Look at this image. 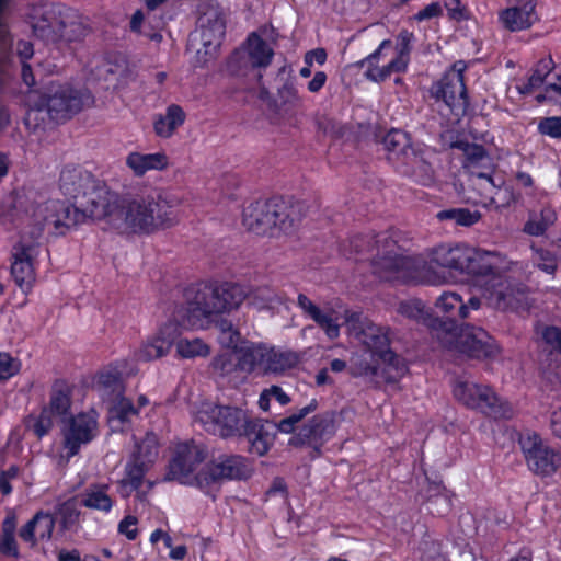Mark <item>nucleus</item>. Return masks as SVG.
<instances>
[{"instance_id": "f257e3e1", "label": "nucleus", "mask_w": 561, "mask_h": 561, "mask_svg": "<svg viewBox=\"0 0 561 561\" xmlns=\"http://www.w3.org/2000/svg\"><path fill=\"white\" fill-rule=\"evenodd\" d=\"M59 188L64 196L73 199L78 206L68 205L58 199H45L44 195L30 191L25 208L33 219H39L53 236H64L67 231L88 218L96 220L108 195L105 183L95 179L91 172L81 167L67 165L59 176Z\"/></svg>"}, {"instance_id": "f03ea898", "label": "nucleus", "mask_w": 561, "mask_h": 561, "mask_svg": "<svg viewBox=\"0 0 561 561\" xmlns=\"http://www.w3.org/2000/svg\"><path fill=\"white\" fill-rule=\"evenodd\" d=\"M176 202L147 187L110 190L96 218L122 234H150L174 226Z\"/></svg>"}, {"instance_id": "7ed1b4c3", "label": "nucleus", "mask_w": 561, "mask_h": 561, "mask_svg": "<svg viewBox=\"0 0 561 561\" xmlns=\"http://www.w3.org/2000/svg\"><path fill=\"white\" fill-rule=\"evenodd\" d=\"M186 296V306L176 311L175 319L185 327L203 328L213 317L239 308L247 298V287L225 282L199 286Z\"/></svg>"}, {"instance_id": "20e7f679", "label": "nucleus", "mask_w": 561, "mask_h": 561, "mask_svg": "<svg viewBox=\"0 0 561 561\" xmlns=\"http://www.w3.org/2000/svg\"><path fill=\"white\" fill-rule=\"evenodd\" d=\"M461 273L477 277L488 304L497 310L514 309L524 299V291L499 273V259L493 252L466 245Z\"/></svg>"}, {"instance_id": "39448f33", "label": "nucleus", "mask_w": 561, "mask_h": 561, "mask_svg": "<svg viewBox=\"0 0 561 561\" xmlns=\"http://www.w3.org/2000/svg\"><path fill=\"white\" fill-rule=\"evenodd\" d=\"M345 325L351 336L382 360L387 382H396L407 373L404 359L389 348L390 329L388 327L374 323L362 312L351 311L345 312Z\"/></svg>"}, {"instance_id": "423d86ee", "label": "nucleus", "mask_w": 561, "mask_h": 561, "mask_svg": "<svg viewBox=\"0 0 561 561\" xmlns=\"http://www.w3.org/2000/svg\"><path fill=\"white\" fill-rule=\"evenodd\" d=\"M433 337L447 351L470 358L494 357L499 347L492 336L482 328L474 325L456 327L453 322L434 320Z\"/></svg>"}, {"instance_id": "0eeeda50", "label": "nucleus", "mask_w": 561, "mask_h": 561, "mask_svg": "<svg viewBox=\"0 0 561 561\" xmlns=\"http://www.w3.org/2000/svg\"><path fill=\"white\" fill-rule=\"evenodd\" d=\"M301 216L297 206L280 198L256 201L243 210V226L255 234H274L275 231L290 233Z\"/></svg>"}, {"instance_id": "6e6552de", "label": "nucleus", "mask_w": 561, "mask_h": 561, "mask_svg": "<svg viewBox=\"0 0 561 561\" xmlns=\"http://www.w3.org/2000/svg\"><path fill=\"white\" fill-rule=\"evenodd\" d=\"M370 251L376 249L371 259L373 273L383 280H408L420 277V260L410 256L386 232L374 236Z\"/></svg>"}, {"instance_id": "1a4fd4ad", "label": "nucleus", "mask_w": 561, "mask_h": 561, "mask_svg": "<svg viewBox=\"0 0 561 561\" xmlns=\"http://www.w3.org/2000/svg\"><path fill=\"white\" fill-rule=\"evenodd\" d=\"M94 99L87 89H75L69 84H51L47 95L43 96L26 114L25 122L31 124L46 113L51 121L65 122L84 107L93 104Z\"/></svg>"}, {"instance_id": "9d476101", "label": "nucleus", "mask_w": 561, "mask_h": 561, "mask_svg": "<svg viewBox=\"0 0 561 561\" xmlns=\"http://www.w3.org/2000/svg\"><path fill=\"white\" fill-rule=\"evenodd\" d=\"M19 222L23 225L19 243L14 247L13 263L11 274L15 284L26 291L31 288L35 275L33 268V259L37 253V241L47 231L46 225L39 219H33L25 209L24 215L19 217Z\"/></svg>"}, {"instance_id": "9b49d317", "label": "nucleus", "mask_w": 561, "mask_h": 561, "mask_svg": "<svg viewBox=\"0 0 561 561\" xmlns=\"http://www.w3.org/2000/svg\"><path fill=\"white\" fill-rule=\"evenodd\" d=\"M225 34L226 18L222 9L215 3H202L196 28L191 35V44L194 45L198 42L201 45L196 49L197 60L201 65H205L218 56Z\"/></svg>"}, {"instance_id": "f8f14e48", "label": "nucleus", "mask_w": 561, "mask_h": 561, "mask_svg": "<svg viewBox=\"0 0 561 561\" xmlns=\"http://www.w3.org/2000/svg\"><path fill=\"white\" fill-rule=\"evenodd\" d=\"M454 397L467 408L478 410L494 419H511L512 405L500 398L492 388L472 380L458 378L454 385Z\"/></svg>"}, {"instance_id": "ddd939ff", "label": "nucleus", "mask_w": 561, "mask_h": 561, "mask_svg": "<svg viewBox=\"0 0 561 561\" xmlns=\"http://www.w3.org/2000/svg\"><path fill=\"white\" fill-rule=\"evenodd\" d=\"M249 416L247 411L238 407L203 402L196 412L195 421L207 432L227 438L242 436Z\"/></svg>"}, {"instance_id": "4468645a", "label": "nucleus", "mask_w": 561, "mask_h": 561, "mask_svg": "<svg viewBox=\"0 0 561 561\" xmlns=\"http://www.w3.org/2000/svg\"><path fill=\"white\" fill-rule=\"evenodd\" d=\"M466 244L454 247L442 244L434 248L426 261L420 260V277L427 283L436 284L446 279V271L459 272L463 270Z\"/></svg>"}, {"instance_id": "2eb2a0df", "label": "nucleus", "mask_w": 561, "mask_h": 561, "mask_svg": "<svg viewBox=\"0 0 561 561\" xmlns=\"http://www.w3.org/2000/svg\"><path fill=\"white\" fill-rule=\"evenodd\" d=\"M465 68L466 65L462 61L454 64L453 68L432 88L433 95L444 101L456 116L465 115L469 106L463 80Z\"/></svg>"}, {"instance_id": "dca6fc26", "label": "nucleus", "mask_w": 561, "mask_h": 561, "mask_svg": "<svg viewBox=\"0 0 561 561\" xmlns=\"http://www.w3.org/2000/svg\"><path fill=\"white\" fill-rule=\"evenodd\" d=\"M522 449L530 471L540 477H551L561 466V455L537 433L520 437Z\"/></svg>"}, {"instance_id": "f3484780", "label": "nucleus", "mask_w": 561, "mask_h": 561, "mask_svg": "<svg viewBox=\"0 0 561 561\" xmlns=\"http://www.w3.org/2000/svg\"><path fill=\"white\" fill-rule=\"evenodd\" d=\"M67 8L58 3H38L31 8L28 18L35 37L46 44H57Z\"/></svg>"}, {"instance_id": "a211bd4d", "label": "nucleus", "mask_w": 561, "mask_h": 561, "mask_svg": "<svg viewBox=\"0 0 561 561\" xmlns=\"http://www.w3.org/2000/svg\"><path fill=\"white\" fill-rule=\"evenodd\" d=\"M252 473L249 461L239 455L220 456L206 465L197 477L198 486L219 483L224 480H243Z\"/></svg>"}, {"instance_id": "6ab92c4d", "label": "nucleus", "mask_w": 561, "mask_h": 561, "mask_svg": "<svg viewBox=\"0 0 561 561\" xmlns=\"http://www.w3.org/2000/svg\"><path fill=\"white\" fill-rule=\"evenodd\" d=\"M204 449L194 443H182L175 447L174 455L169 463L168 480L183 484L197 483L199 473L194 474L196 467L204 461Z\"/></svg>"}, {"instance_id": "aec40b11", "label": "nucleus", "mask_w": 561, "mask_h": 561, "mask_svg": "<svg viewBox=\"0 0 561 561\" xmlns=\"http://www.w3.org/2000/svg\"><path fill=\"white\" fill-rule=\"evenodd\" d=\"M453 147L463 152V168L469 170L470 180L474 187L477 183L481 181L482 176H491L494 170V163L483 146L466 140H458L453 144Z\"/></svg>"}, {"instance_id": "412c9836", "label": "nucleus", "mask_w": 561, "mask_h": 561, "mask_svg": "<svg viewBox=\"0 0 561 561\" xmlns=\"http://www.w3.org/2000/svg\"><path fill=\"white\" fill-rule=\"evenodd\" d=\"M334 433V414L328 412L314 415L289 443L294 446L309 444L319 447L324 440L331 438Z\"/></svg>"}, {"instance_id": "4be33fe9", "label": "nucleus", "mask_w": 561, "mask_h": 561, "mask_svg": "<svg viewBox=\"0 0 561 561\" xmlns=\"http://www.w3.org/2000/svg\"><path fill=\"white\" fill-rule=\"evenodd\" d=\"M96 432L94 416L80 413L69 419V425L65 432V446L70 456H75L82 444L93 439Z\"/></svg>"}, {"instance_id": "5701e85b", "label": "nucleus", "mask_w": 561, "mask_h": 561, "mask_svg": "<svg viewBox=\"0 0 561 561\" xmlns=\"http://www.w3.org/2000/svg\"><path fill=\"white\" fill-rule=\"evenodd\" d=\"M179 334L180 332L176 323H167L160 329L156 336L148 340L140 346L136 353L137 359L149 362L164 356L175 343Z\"/></svg>"}, {"instance_id": "b1692460", "label": "nucleus", "mask_w": 561, "mask_h": 561, "mask_svg": "<svg viewBox=\"0 0 561 561\" xmlns=\"http://www.w3.org/2000/svg\"><path fill=\"white\" fill-rule=\"evenodd\" d=\"M277 431L276 423L270 421L263 422L262 420L252 419L250 415L242 435L248 438L250 451L263 456L273 444Z\"/></svg>"}, {"instance_id": "393cba45", "label": "nucleus", "mask_w": 561, "mask_h": 561, "mask_svg": "<svg viewBox=\"0 0 561 561\" xmlns=\"http://www.w3.org/2000/svg\"><path fill=\"white\" fill-rule=\"evenodd\" d=\"M476 188L479 190L481 195L480 203L483 206H494L495 209L508 207L516 201V194L511 186L496 184L492 176L481 178L477 183Z\"/></svg>"}, {"instance_id": "a878e982", "label": "nucleus", "mask_w": 561, "mask_h": 561, "mask_svg": "<svg viewBox=\"0 0 561 561\" xmlns=\"http://www.w3.org/2000/svg\"><path fill=\"white\" fill-rule=\"evenodd\" d=\"M391 47V42L389 39H385L381 42L379 47L369 56H367L365 59L360 61V65L364 66L365 64H368V69L365 72V76L367 79L375 81V82H381L385 81L387 78L390 77L393 72H400L403 71L407 67V59L397 57L392 59L390 62H388L383 67H378L375 65V61L379 59V57L382 54V50L386 48Z\"/></svg>"}, {"instance_id": "bb28decb", "label": "nucleus", "mask_w": 561, "mask_h": 561, "mask_svg": "<svg viewBox=\"0 0 561 561\" xmlns=\"http://www.w3.org/2000/svg\"><path fill=\"white\" fill-rule=\"evenodd\" d=\"M535 8L536 4L531 0L525 1L504 10L500 19L507 30L512 32L522 31L528 28L538 20Z\"/></svg>"}, {"instance_id": "cd10ccee", "label": "nucleus", "mask_w": 561, "mask_h": 561, "mask_svg": "<svg viewBox=\"0 0 561 561\" xmlns=\"http://www.w3.org/2000/svg\"><path fill=\"white\" fill-rule=\"evenodd\" d=\"M386 150L394 158L410 164L417 159V150L413 147L410 135L400 129H392L383 137Z\"/></svg>"}, {"instance_id": "c85d7f7f", "label": "nucleus", "mask_w": 561, "mask_h": 561, "mask_svg": "<svg viewBox=\"0 0 561 561\" xmlns=\"http://www.w3.org/2000/svg\"><path fill=\"white\" fill-rule=\"evenodd\" d=\"M244 54H248L249 60L253 67L261 68L270 65L274 51L264 39L257 34L252 33L247 41V50H237L230 61L240 62Z\"/></svg>"}, {"instance_id": "c756f323", "label": "nucleus", "mask_w": 561, "mask_h": 561, "mask_svg": "<svg viewBox=\"0 0 561 561\" xmlns=\"http://www.w3.org/2000/svg\"><path fill=\"white\" fill-rule=\"evenodd\" d=\"M62 30L59 31L57 47L70 46L71 44L81 43L89 33V28L83 23L81 18L67 9L64 19Z\"/></svg>"}, {"instance_id": "7c9ffc66", "label": "nucleus", "mask_w": 561, "mask_h": 561, "mask_svg": "<svg viewBox=\"0 0 561 561\" xmlns=\"http://www.w3.org/2000/svg\"><path fill=\"white\" fill-rule=\"evenodd\" d=\"M150 465L145 463L142 460L134 459L126 466V477L122 480V493L127 496L130 491H136V497L144 502L145 491H140L144 484V476L149 469Z\"/></svg>"}, {"instance_id": "2f4dec72", "label": "nucleus", "mask_w": 561, "mask_h": 561, "mask_svg": "<svg viewBox=\"0 0 561 561\" xmlns=\"http://www.w3.org/2000/svg\"><path fill=\"white\" fill-rule=\"evenodd\" d=\"M435 308L446 317V320L440 319L443 322H453L454 325L457 319L467 318V309L460 295L453 291L442 294L436 302Z\"/></svg>"}, {"instance_id": "473e14b6", "label": "nucleus", "mask_w": 561, "mask_h": 561, "mask_svg": "<svg viewBox=\"0 0 561 561\" xmlns=\"http://www.w3.org/2000/svg\"><path fill=\"white\" fill-rule=\"evenodd\" d=\"M185 113L181 106L172 104L164 114L158 115L153 122L154 131L159 137L169 138L184 124Z\"/></svg>"}, {"instance_id": "72a5a7b5", "label": "nucleus", "mask_w": 561, "mask_h": 561, "mask_svg": "<svg viewBox=\"0 0 561 561\" xmlns=\"http://www.w3.org/2000/svg\"><path fill=\"white\" fill-rule=\"evenodd\" d=\"M127 165L138 176L144 175L149 170H162L168 165V158L164 153L131 152L126 159Z\"/></svg>"}, {"instance_id": "f704fd0d", "label": "nucleus", "mask_w": 561, "mask_h": 561, "mask_svg": "<svg viewBox=\"0 0 561 561\" xmlns=\"http://www.w3.org/2000/svg\"><path fill=\"white\" fill-rule=\"evenodd\" d=\"M298 356L291 351H280L267 347V354L264 359L265 373L282 374L298 364Z\"/></svg>"}, {"instance_id": "c9c22d12", "label": "nucleus", "mask_w": 561, "mask_h": 561, "mask_svg": "<svg viewBox=\"0 0 561 561\" xmlns=\"http://www.w3.org/2000/svg\"><path fill=\"white\" fill-rule=\"evenodd\" d=\"M556 220L557 214L554 209L547 206L539 213H529L528 220L524 225L523 231L529 236L539 237L542 236L547 229L556 222Z\"/></svg>"}, {"instance_id": "e433bc0d", "label": "nucleus", "mask_w": 561, "mask_h": 561, "mask_svg": "<svg viewBox=\"0 0 561 561\" xmlns=\"http://www.w3.org/2000/svg\"><path fill=\"white\" fill-rule=\"evenodd\" d=\"M397 312L407 319L424 323L430 328L432 334L433 327L431 323L434 320H440L438 317H432L425 309V305L416 298L400 301Z\"/></svg>"}, {"instance_id": "4c0bfd02", "label": "nucleus", "mask_w": 561, "mask_h": 561, "mask_svg": "<svg viewBox=\"0 0 561 561\" xmlns=\"http://www.w3.org/2000/svg\"><path fill=\"white\" fill-rule=\"evenodd\" d=\"M240 362V371L251 373L256 367L264 368V359L267 354L265 345H249L236 352Z\"/></svg>"}, {"instance_id": "58836bf2", "label": "nucleus", "mask_w": 561, "mask_h": 561, "mask_svg": "<svg viewBox=\"0 0 561 561\" xmlns=\"http://www.w3.org/2000/svg\"><path fill=\"white\" fill-rule=\"evenodd\" d=\"M70 405L69 386L65 381H56L51 389L49 407L44 409L50 411L54 416L65 419Z\"/></svg>"}, {"instance_id": "ea45409f", "label": "nucleus", "mask_w": 561, "mask_h": 561, "mask_svg": "<svg viewBox=\"0 0 561 561\" xmlns=\"http://www.w3.org/2000/svg\"><path fill=\"white\" fill-rule=\"evenodd\" d=\"M107 490L108 485L106 484L90 485L85 490L82 504L89 508L110 512L113 506V501L107 494Z\"/></svg>"}, {"instance_id": "a19ab883", "label": "nucleus", "mask_w": 561, "mask_h": 561, "mask_svg": "<svg viewBox=\"0 0 561 561\" xmlns=\"http://www.w3.org/2000/svg\"><path fill=\"white\" fill-rule=\"evenodd\" d=\"M257 309L274 308L282 302L280 296L268 286L247 288V298Z\"/></svg>"}, {"instance_id": "79ce46f5", "label": "nucleus", "mask_w": 561, "mask_h": 561, "mask_svg": "<svg viewBox=\"0 0 561 561\" xmlns=\"http://www.w3.org/2000/svg\"><path fill=\"white\" fill-rule=\"evenodd\" d=\"M553 68L554 62L551 57L538 61L527 83L517 87L519 93L530 94L534 90L541 87L546 78L551 73Z\"/></svg>"}, {"instance_id": "37998d69", "label": "nucleus", "mask_w": 561, "mask_h": 561, "mask_svg": "<svg viewBox=\"0 0 561 561\" xmlns=\"http://www.w3.org/2000/svg\"><path fill=\"white\" fill-rule=\"evenodd\" d=\"M137 413L138 409L134 407L129 399L116 396L114 403L108 409V421L112 423L113 427H117L115 425L116 422L118 424L129 422Z\"/></svg>"}, {"instance_id": "c03bdc74", "label": "nucleus", "mask_w": 561, "mask_h": 561, "mask_svg": "<svg viewBox=\"0 0 561 561\" xmlns=\"http://www.w3.org/2000/svg\"><path fill=\"white\" fill-rule=\"evenodd\" d=\"M16 517L9 513L2 522V536L0 538V551L4 554L18 557V547L14 538Z\"/></svg>"}, {"instance_id": "a18cd8bd", "label": "nucleus", "mask_w": 561, "mask_h": 561, "mask_svg": "<svg viewBox=\"0 0 561 561\" xmlns=\"http://www.w3.org/2000/svg\"><path fill=\"white\" fill-rule=\"evenodd\" d=\"M159 454L158 438L153 433H148L144 439L136 445V451L133 454L134 459L142 460L147 465H152Z\"/></svg>"}, {"instance_id": "49530a36", "label": "nucleus", "mask_w": 561, "mask_h": 561, "mask_svg": "<svg viewBox=\"0 0 561 561\" xmlns=\"http://www.w3.org/2000/svg\"><path fill=\"white\" fill-rule=\"evenodd\" d=\"M176 353L183 358L207 356L209 347L201 339H181L175 341Z\"/></svg>"}, {"instance_id": "de8ad7c7", "label": "nucleus", "mask_w": 561, "mask_h": 561, "mask_svg": "<svg viewBox=\"0 0 561 561\" xmlns=\"http://www.w3.org/2000/svg\"><path fill=\"white\" fill-rule=\"evenodd\" d=\"M318 408V401L312 399L306 407L299 409L297 412L291 413L289 416L282 419L276 423L277 430L283 433H293L296 425L304 420L308 414L314 412Z\"/></svg>"}, {"instance_id": "09e8293b", "label": "nucleus", "mask_w": 561, "mask_h": 561, "mask_svg": "<svg viewBox=\"0 0 561 561\" xmlns=\"http://www.w3.org/2000/svg\"><path fill=\"white\" fill-rule=\"evenodd\" d=\"M480 217L479 211H470L467 208L447 209L437 214V218L440 220H454L457 225L467 227L476 224Z\"/></svg>"}, {"instance_id": "8fccbe9b", "label": "nucleus", "mask_w": 561, "mask_h": 561, "mask_svg": "<svg viewBox=\"0 0 561 561\" xmlns=\"http://www.w3.org/2000/svg\"><path fill=\"white\" fill-rule=\"evenodd\" d=\"M54 415L50 411L43 409L38 416H28L25 422V426L28 431H32L33 434L42 438L47 435L53 427Z\"/></svg>"}, {"instance_id": "3c124183", "label": "nucleus", "mask_w": 561, "mask_h": 561, "mask_svg": "<svg viewBox=\"0 0 561 561\" xmlns=\"http://www.w3.org/2000/svg\"><path fill=\"white\" fill-rule=\"evenodd\" d=\"M213 368L220 376H230L240 371V362L237 353H226L215 357Z\"/></svg>"}, {"instance_id": "603ef678", "label": "nucleus", "mask_w": 561, "mask_h": 561, "mask_svg": "<svg viewBox=\"0 0 561 561\" xmlns=\"http://www.w3.org/2000/svg\"><path fill=\"white\" fill-rule=\"evenodd\" d=\"M311 319L322 329L329 339H336L340 334V325L331 312L322 311L320 308L311 316Z\"/></svg>"}, {"instance_id": "864d4df0", "label": "nucleus", "mask_w": 561, "mask_h": 561, "mask_svg": "<svg viewBox=\"0 0 561 561\" xmlns=\"http://www.w3.org/2000/svg\"><path fill=\"white\" fill-rule=\"evenodd\" d=\"M34 528L38 540H48L51 537L55 518L51 514L39 512L33 517Z\"/></svg>"}, {"instance_id": "5fc2aeb1", "label": "nucleus", "mask_w": 561, "mask_h": 561, "mask_svg": "<svg viewBox=\"0 0 561 561\" xmlns=\"http://www.w3.org/2000/svg\"><path fill=\"white\" fill-rule=\"evenodd\" d=\"M219 330V340L227 347H236L240 342V333L233 328V324L228 320H221L217 323Z\"/></svg>"}, {"instance_id": "6e6d98bb", "label": "nucleus", "mask_w": 561, "mask_h": 561, "mask_svg": "<svg viewBox=\"0 0 561 561\" xmlns=\"http://www.w3.org/2000/svg\"><path fill=\"white\" fill-rule=\"evenodd\" d=\"M533 262L534 265L547 274H553L558 266L556 256L550 251L543 249L535 251Z\"/></svg>"}, {"instance_id": "4d7b16f0", "label": "nucleus", "mask_w": 561, "mask_h": 561, "mask_svg": "<svg viewBox=\"0 0 561 561\" xmlns=\"http://www.w3.org/2000/svg\"><path fill=\"white\" fill-rule=\"evenodd\" d=\"M99 385L104 389H110L116 396L123 392V382L121 375L115 370H105L99 375Z\"/></svg>"}, {"instance_id": "13d9d810", "label": "nucleus", "mask_w": 561, "mask_h": 561, "mask_svg": "<svg viewBox=\"0 0 561 561\" xmlns=\"http://www.w3.org/2000/svg\"><path fill=\"white\" fill-rule=\"evenodd\" d=\"M57 514L60 516L65 527L75 524L79 517L77 502L71 499L58 505Z\"/></svg>"}, {"instance_id": "bf43d9fd", "label": "nucleus", "mask_w": 561, "mask_h": 561, "mask_svg": "<svg viewBox=\"0 0 561 561\" xmlns=\"http://www.w3.org/2000/svg\"><path fill=\"white\" fill-rule=\"evenodd\" d=\"M538 131L551 138H561V116L541 118L538 123Z\"/></svg>"}, {"instance_id": "052dcab7", "label": "nucleus", "mask_w": 561, "mask_h": 561, "mask_svg": "<svg viewBox=\"0 0 561 561\" xmlns=\"http://www.w3.org/2000/svg\"><path fill=\"white\" fill-rule=\"evenodd\" d=\"M21 363L9 353H0V380H8L19 373Z\"/></svg>"}, {"instance_id": "680f3d73", "label": "nucleus", "mask_w": 561, "mask_h": 561, "mask_svg": "<svg viewBox=\"0 0 561 561\" xmlns=\"http://www.w3.org/2000/svg\"><path fill=\"white\" fill-rule=\"evenodd\" d=\"M545 343L553 351L561 353V329L557 327H543L537 330Z\"/></svg>"}, {"instance_id": "e2e57ef3", "label": "nucleus", "mask_w": 561, "mask_h": 561, "mask_svg": "<svg viewBox=\"0 0 561 561\" xmlns=\"http://www.w3.org/2000/svg\"><path fill=\"white\" fill-rule=\"evenodd\" d=\"M380 367H377L375 365H371L370 363L366 360H359L358 363H355L352 366V374L354 376H378L379 375ZM381 374H383V367L381 368Z\"/></svg>"}, {"instance_id": "0e129e2a", "label": "nucleus", "mask_w": 561, "mask_h": 561, "mask_svg": "<svg viewBox=\"0 0 561 561\" xmlns=\"http://www.w3.org/2000/svg\"><path fill=\"white\" fill-rule=\"evenodd\" d=\"M137 518L134 516H126L118 525V531L125 535L129 540H134L137 537Z\"/></svg>"}, {"instance_id": "69168bd1", "label": "nucleus", "mask_w": 561, "mask_h": 561, "mask_svg": "<svg viewBox=\"0 0 561 561\" xmlns=\"http://www.w3.org/2000/svg\"><path fill=\"white\" fill-rule=\"evenodd\" d=\"M443 9L439 2H432L428 5H426L424 9L420 10L415 15L414 19L416 21H424L430 20L433 18H437L442 15Z\"/></svg>"}, {"instance_id": "338daca9", "label": "nucleus", "mask_w": 561, "mask_h": 561, "mask_svg": "<svg viewBox=\"0 0 561 561\" xmlns=\"http://www.w3.org/2000/svg\"><path fill=\"white\" fill-rule=\"evenodd\" d=\"M37 70L34 69L33 65L30 62L21 64V78L24 84L28 88H33L36 85Z\"/></svg>"}, {"instance_id": "774afa93", "label": "nucleus", "mask_w": 561, "mask_h": 561, "mask_svg": "<svg viewBox=\"0 0 561 561\" xmlns=\"http://www.w3.org/2000/svg\"><path fill=\"white\" fill-rule=\"evenodd\" d=\"M15 49L20 64L28 62V60L33 58L34 48L32 43L27 41H19Z\"/></svg>"}]
</instances>
